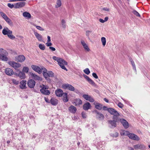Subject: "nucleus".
Listing matches in <instances>:
<instances>
[{"label": "nucleus", "instance_id": "f257e3e1", "mask_svg": "<svg viewBox=\"0 0 150 150\" xmlns=\"http://www.w3.org/2000/svg\"><path fill=\"white\" fill-rule=\"evenodd\" d=\"M52 58L53 59L58 62V64L62 69L66 71H67V69L64 66V65H67L68 64L67 62L66 61L62 58L56 56L53 57Z\"/></svg>", "mask_w": 150, "mask_h": 150}, {"label": "nucleus", "instance_id": "f03ea898", "mask_svg": "<svg viewBox=\"0 0 150 150\" xmlns=\"http://www.w3.org/2000/svg\"><path fill=\"white\" fill-rule=\"evenodd\" d=\"M0 14L3 19L9 25H13L12 21L4 13L2 12H0Z\"/></svg>", "mask_w": 150, "mask_h": 150}, {"label": "nucleus", "instance_id": "7ed1b4c3", "mask_svg": "<svg viewBox=\"0 0 150 150\" xmlns=\"http://www.w3.org/2000/svg\"><path fill=\"white\" fill-rule=\"evenodd\" d=\"M41 88L40 91L41 93L44 95H49L50 92L49 90H48V87L44 85H40V86Z\"/></svg>", "mask_w": 150, "mask_h": 150}, {"label": "nucleus", "instance_id": "20e7f679", "mask_svg": "<svg viewBox=\"0 0 150 150\" xmlns=\"http://www.w3.org/2000/svg\"><path fill=\"white\" fill-rule=\"evenodd\" d=\"M117 117L113 116L112 119L113 120H109L108 121V123L109 125H110V126L111 127H114L116 126V122L117 121Z\"/></svg>", "mask_w": 150, "mask_h": 150}, {"label": "nucleus", "instance_id": "39448f33", "mask_svg": "<svg viewBox=\"0 0 150 150\" xmlns=\"http://www.w3.org/2000/svg\"><path fill=\"white\" fill-rule=\"evenodd\" d=\"M62 86L64 89H68L71 91H74L75 89L72 86L68 83L63 84Z\"/></svg>", "mask_w": 150, "mask_h": 150}, {"label": "nucleus", "instance_id": "423d86ee", "mask_svg": "<svg viewBox=\"0 0 150 150\" xmlns=\"http://www.w3.org/2000/svg\"><path fill=\"white\" fill-rule=\"evenodd\" d=\"M8 64L15 69H17L18 68L20 67L21 66V65L20 64L13 61L9 62Z\"/></svg>", "mask_w": 150, "mask_h": 150}, {"label": "nucleus", "instance_id": "0eeeda50", "mask_svg": "<svg viewBox=\"0 0 150 150\" xmlns=\"http://www.w3.org/2000/svg\"><path fill=\"white\" fill-rule=\"evenodd\" d=\"M31 68L34 71L40 74L42 73V70L44 69L43 68L41 69L39 67L34 65H32L31 66Z\"/></svg>", "mask_w": 150, "mask_h": 150}, {"label": "nucleus", "instance_id": "6e6552de", "mask_svg": "<svg viewBox=\"0 0 150 150\" xmlns=\"http://www.w3.org/2000/svg\"><path fill=\"white\" fill-rule=\"evenodd\" d=\"M25 4V2H20L14 4V8H19L24 7Z\"/></svg>", "mask_w": 150, "mask_h": 150}, {"label": "nucleus", "instance_id": "1a4fd4ad", "mask_svg": "<svg viewBox=\"0 0 150 150\" xmlns=\"http://www.w3.org/2000/svg\"><path fill=\"white\" fill-rule=\"evenodd\" d=\"M2 34L4 35H8L12 34V31L10 30L7 27H5L2 31Z\"/></svg>", "mask_w": 150, "mask_h": 150}, {"label": "nucleus", "instance_id": "9d476101", "mask_svg": "<svg viewBox=\"0 0 150 150\" xmlns=\"http://www.w3.org/2000/svg\"><path fill=\"white\" fill-rule=\"evenodd\" d=\"M128 137L129 139L134 140L138 141L140 139L137 135L132 133H130Z\"/></svg>", "mask_w": 150, "mask_h": 150}, {"label": "nucleus", "instance_id": "9b49d317", "mask_svg": "<svg viewBox=\"0 0 150 150\" xmlns=\"http://www.w3.org/2000/svg\"><path fill=\"white\" fill-rule=\"evenodd\" d=\"M83 97L86 100H88L91 102L94 101V100L92 97L88 95L84 94L83 95Z\"/></svg>", "mask_w": 150, "mask_h": 150}, {"label": "nucleus", "instance_id": "f8f14e48", "mask_svg": "<svg viewBox=\"0 0 150 150\" xmlns=\"http://www.w3.org/2000/svg\"><path fill=\"white\" fill-rule=\"evenodd\" d=\"M15 59L16 61L22 62L25 60V58L24 55H20L16 57Z\"/></svg>", "mask_w": 150, "mask_h": 150}, {"label": "nucleus", "instance_id": "ddd939ff", "mask_svg": "<svg viewBox=\"0 0 150 150\" xmlns=\"http://www.w3.org/2000/svg\"><path fill=\"white\" fill-rule=\"evenodd\" d=\"M35 84V81L32 79L29 80L27 83L28 86L31 88H33L34 87Z\"/></svg>", "mask_w": 150, "mask_h": 150}, {"label": "nucleus", "instance_id": "4468645a", "mask_svg": "<svg viewBox=\"0 0 150 150\" xmlns=\"http://www.w3.org/2000/svg\"><path fill=\"white\" fill-rule=\"evenodd\" d=\"M55 93L56 95L59 97H61L64 94L63 91L60 89H58L56 90Z\"/></svg>", "mask_w": 150, "mask_h": 150}, {"label": "nucleus", "instance_id": "2eb2a0df", "mask_svg": "<svg viewBox=\"0 0 150 150\" xmlns=\"http://www.w3.org/2000/svg\"><path fill=\"white\" fill-rule=\"evenodd\" d=\"M83 76L90 84L93 86H96L95 83L88 76L85 75H84Z\"/></svg>", "mask_w": 150, "mask_h": 150}, {"label": "nucleus", "instance_id": "dca6fc26", "mask_svg": "<svg viewBox=\"0 0 150 150\" xmlns=\"http://www.w3.org/2000/svg\"><path fill=\"white\" fill-rule=\"evenodd\" d=\"M5 73L8 75L11 76L13 74L14 72L11 69L7 68L5 70Z\"/></svg>", "mask_w": 150, "mask_h": 150}, {"label": "nucleus", "instance_id": "f3484780", "mask_svg": "<svg viewBox=\"0 0 150 150\" xmlns=\"http://www.w3.org/2000/svg\"><path fill=\"white\" fill-rule=\"evenodd\" d=\"M120 121L125 128H127L129 127L128 122L126 120L124 119H120Z\"/></svg>", "mask_w": 150, "mask_h": 150}, {"label": "nucleus", "instance_id": "a211bd4d", "mask_svg": "<svg viewBox=\"0 0 150 150\" xmlns=\"http://www.w3.org/2000/svg\"><path fill=\"white\" fill-rule=\"evenodd\" d=\"M91 106L90 104L88 102L84 103L83 105V109L85 110H87L91 108Z\"/></svg>", "mask_w": 150, "mask_h": 150}, {"label": "nucleus", "instance_id": "6ab92c4d", "mask_svg": "<svg viewBox=\"0 0 150 150\" xmlns=\"http://www.w3.org/2000/svg\"><path fill=\"white\" fill-rule=\"evenodd\" d=\"M31 77L35 80L41 81L42 80V78L40 77L36 74L33 73L31 74Z\"/></svg>", "mask_w": 150, "mask_h": 150}, {"label": "nucleus", "instance_id": "aec40b11", "mask_svg": "<svg viewBox=\"0 0 150 150\" xmlns=\"http://www.w3.org/2000/svg\"><path fill=\"white\" fill-rule=\"evenodd\" d=\"M70 112L72 113H75L77 110L76 108L73 105L70 106L68 108Z\"/></svg>", "mask_w": 150, "mask_h": 150}, {"label": "nucleus", "instance_id": "412c9836", "mask_svg": "<svg viewBox=\"0 0 150 150\" xmlns=\"http://www.w3.org/2000/svg\"><path fill=\"white\" fill-rule=\"evenodd\" d=\"M34 34L36 38L40 41H42V35L34 31Z\"/></svg>", "mask_w": 150, "mask_h": 150}, {"label": "nucleus", "instance_id": "4be33fe9", "mask_svg": "<svg viewBox=\"0 0 150 150\" xmlns=\"http://www.w3.org/2000/svg\"><path fill=\"white\" fill-rule=\"evenodd\" d=\"M81 43L83 46L84 49H85V50L87 51V52H89L90 51V50L89 48L88 45L85 43L84 41L82 40L81 41Z\"/></svg>", "mask_w": 150, "mask_h": 150}, {"label": "nucleus", "instance_id": "5701e85b", "mask_svg": "<svg viewBox=\"0 0 150 150\" xmlns=\"http://www.w3.org/2000/svg\"><path fill=\"white\" fill-rule=\"evenodd\" d=\"M82 103V101L79 99H76L74 100L73 103L75 105L77 106L81 104Z\"/></svg>", "mask_w": 150, "mask_h": 150}, {"label": "nucleus", "instance_id": "b1692460", "mask_svg": "<svg viewBox=\"0 0 150 150\" xmlns=\"http://www.w3.org/2000/svg\"><path fill=\"white\" fill-rule=\"evenodd\" d=\"M26 81L23 80L20 82V85H19L21 89H25L26 88Z\"/></svg>", "mask_w": 150, "mask_h": 150}, {"label": "nucleus", "instance_id": "393cba45", "mask_svg": "<svg viewBox=\"0 0 150 150\" xmlns=\"http://www.w3.org/2000/svg\"><path fill=\"white\" fill-rule=\"evenodd\" d=\"M96 117L99 120H102L104 118V115L101 113L98 112H96Z\"/></svg>", "mask_w": 150, "mask_h": 150}, {"label": "nucleus", "instance_id": "a878e982", "mask_svg": "<svg viewBox=\"0 0 150 150\" xmlns=\"http://www.w3.org/2000/svg\"><path fill=\"white\" fill-rule=\"evenodd\" d=\"M5 54V55H4L3 54H0V59L4 61H7L8 60V58L6 55L8 53H7V54L6 53Z\"/></svg>", "mask_w": 150, "mask_h": 150}, {"label": "nucleus", "instance_id": "bb28decb", "mask_svg": "<svg viewBox=\"0 0 150 150\" xmlns=\"http://www.w3.org/2000/svg\"><path fill=\"white\" fill-rule=\"evenodd\" d=\"M120 134L122 135H125V136H127L128 137V136L129 135L130 133L129 132L125 130H122L120 131Z\"/></svg>", "mask_w": 150, "mask_h": 150}, {"label": "nucleus", "instance_id": "cd10ccee", "mask_svg": "<svg viewBox=\"0 0 150 150\" xmlns=\"http://www.w3.org/2000/svg\"><path fill=\"white\" fill-rule=\"evenodd\" d=\"M94 104L95 105V108L96 109L99 110H100L102 109V106L101 104H100L98 103H94Z\"/></svg>", "mask_w": 150, "mask_h": 150}, {"label": "nucleus", "instance_id": "c85d7f7f", "mask_svg": "<svg viewBox=\"0 0 150 150\" xmlns=\"http://www.w3.org/2000/svg\"><path fill=\"white\" fill-rule=\"evenodd\" d=\"M67 95V93H64L63 95V100L64 102H67L69 100Z\"/></svg>", "mask_w": 150, "mask_h": 150}, {"label": "nucleus", "instance_id": "c756f323", "mask_svg": "<svg viewBox=\"0 0 150 150\" xmlns=\"http://www.w3.org/2000/svg\"><path fill=\"white\" fill-rule=\"evenodd\" d=\"M51 103L53 105H57L58 103V100L53 98H52L50 100Z\"/></svg>", "mask_w": 150, "mask_h": 150}, {"label": "nucleus", "instance_id": "7c9ffc66", "mask_svg": "<svg viewBox=\"0 0 150 150\" xmlns=\"http://www.w3.org/2000/svg\"><path fill=\"white\" fill-rule=\"evenodd\" d=\"M18 76L21 79H24L25 77V74L21 71L18 72Z\"/></svg>", "mask_w": 150, "mask_h": 150}, {"label": "nucleus", "instance_id": "2f4dec72", "mask_svg": "<svg viewBox=\"0 0 150 150\" xmlns=\"http://www.w3.org/2000/svg\"><path fill=\"white\" fill-rule=\"evenodd\" d=\"M23 15L24 17H26L28 18H30L31 17V15L30 13L26 12H24L23 13Z\"/></svg>", "mask_w": 150, "mask_h": 150}, {"label": "nucleus", "instance_id": "473e14b6", "mask_svg": "<svg viewBox=\"0 0 150 150\" xmlns=\"http://www.w3.org/2000/svg\"><path fill=\"white\" fill-rule=\"evenodd\" d=\"M55 6L56 8L60 7L62 5L61 0H57Z\"/></svg>", "mask_w": 150, "mask_h": 150}, {"label": "nucleus", "instance_id": "72a5a7b5", "mask_svg": "<svg viewBox=\"0 0 150 150\" xmlns=\"http://www.w3.org/2000/svg\"><path fill=\"white\" fill-rule=\"evenodd\" d=\"M44 71L43 72V74L44 77L45 78L47 79L49 77V75L48 74V72H47V69L45 68H44Z\"/></svg>", "mask_w": 150, "mask_h": 150}, {"label": "nucleus", "instance_id": "f704fd0d", "mask_svg": "<svg viewBox=\"0 0 150 150\" xmlns=\"http://www.w3.org/2000/svg\"><path fill=\"white\" fill-rule=\"evenodd\" d=\"M93 33L92 31L87 30L86 32V35L88 37V38L90 39L89 35H92V34Z\"/></svg>", "mask_w": 150, "mask_h": 150}, {"label": "nucleus", "instance_id": "c9c22d12", "mask_svg": "<svg viewBox=\"0 0 150 150\" xmlns=\"http://www.w3.org/2000/svg\"><path fill=\"white\" fill-rule=\"evenodd\" d=\"M101 41L103 45L104 46L106 44V40L105 38L104 37H102L101 38Z\"/></svg>", "mask_w": 150, "mask_h": 150}, {"label": "nucleus", "instance_id": "e433bc0d", "mask_svg": "<svg viewBox=\"0 0 150 150\" xmlns=\"http://www.w3.org/2000/svg\"><path fill=\"white\" fill-rule=\"evenodd\" d=\"M61 24L62 27L64 28H65L66 27V22L64 20L62 19L61 21Z\"/></svg>", "mask_w": 150, "mask_h": 150}, {"label": "nucleus", "instance_id": "4c0bfd02", "mask_svg": "<svg viewBox=\"0 0 150 150\" xmlns=\"http://www.w3.org/2000/svg\"><path fill=\"white\" fill-rule=\"evenodd\" d=\"M112 115H114V116L115 117H117L119 116V114L118 113V112L115 109V111H113L112 113L111 114Z\"/></svg>", "mask_w": 150, "mask_h": 150}, {"label": "nucleus", "instance_id": "58836bf2", "mask_svg": "<svg viewBox=\"0 0 150 150\" xmlns=\"http://www.w3.org/2000/svg\"><path fill=\"white\" fill-rule=\"evenodd\" d=\"M132 13L134 14V15H135L137 16L138 17H140V14L136 10H133L132 11Z\"/></svg>", "mask_w": 150, "mask_h": 150}, {"label": "nucleus", "instance_id": "ea45409f", "mask_svg": "<svg viewBox=\"0 0 150 150\" xmlns=\"http://www.w3.org/2000/svg\"><path fill=\"white\" fill-rule=\"evenodd\" d=\"M39 47L41 50H44L45 49V45L44 44H39Z\"/></svg>", "mask_w": 150, "mask_h": 150}, {"label": "nucleus", "instance_id": "a19ab883", "mask_svg": "<svg viewBox=\"0 0 150 150\" xmlns=\"http://www.w3.org/2000/svg\"><path fill=\"white\" fill-rule=\"evenodd\" d=\"M83 71L87 75H88L90 73V71L88 68H86Z\"/></svg>", "mask_w": 150, "mask_h": 150}, {"label": "nucleus", "instance_id": "79ce46f5", "mask_svg": "<svg viewBox=\"0 0 150 150\" xmlns=\"http://www.w3.org/2000/svg\"><path fill=\"white\" fill-rule=\"evenodd\" d=\"M28 71L29 68L28 67H23V72L27 73L28 72Z\"/></svg>", "mask_w": 150, "mask_h": 150}, {"label": "nucleus", "instance_id": "37998d69", "mask_svg": "<svg viewBox=\"0 0 150 150\" xmlns=\"http://www.w3.org/2000/svg\"><path fill=\"white\" fill-rule=\"evenodd\" d=\"M33 25L35 26L38 29L40 30L43 31L44 30V29L40 26H37L35 24H33Z\"/></svg>", "mask_w": 150, "mask_h": 150}, {"label": "nucleus", "instance_id": "c03bdc74", "mask_svg": "<svg viewBox=\"0 0 150 150\" xmlns=\"http://www.w3.org/2000/svg\"><path fill=\"white\" fill-rule=\"evenodd\" d=\"M130 62H131V64L132 65V66L133 67V69L134 70L136 71V68L135 64L134 63V62L132 60H131Z\"/></svg>", "mask_w": 150, "mask_h": 150}, {"label": "nucleus", "instance_id": "a18cd8bd", "mask_svg": "<svg viewBox=\"0 0 150 150\" xmlns=\"http://www.w3.org/2000/svg\"><path fill=\"white\" fill-rule=\"evenodd\" d=\"M108 111L110 113V114H112V113L113 111H115V109L113 108H109L108 109Z\"/></svg>", "mask_w": 150, "mask_h": 150}, {"label": "nucleus", "instance_id": "49530a36", "mask_svg": "<svg viewBox=\"0 0 150 150\" xmlns=\"http://www.w3.org/2000/svg\"><path fill=\"white\" fill-rule=\"evenodd\" d=\"M48 74L49 75V77H52L54 76L53 73V72L51 71H48Z\"/></svg>", "mask_w": 150, "mask_h": 150}, {"label": "nucleus", "instance_id": "de8ad7c7", "mask_svg": "<svg viewBox=\"0 0 150 150\" xmlns=\"http://www.w3.org/2000/svg\"><path fill=\"white\" fill-rule=\"evenodd\" d=\"M12 81L14 84L16 85H17L19 83V81H17L16 80L14 79H12Z\"/></svg>", "mask_w": 150, "mask_h": 150}, {"label": "nucleus", "instance_id": "09e8293b", "mask_svg": "<svg viewBox=\"0 0 150 150\" xmlns=\"http://www.w3.org/2000/svg\"><path fill=\"white\" fill-rule=\"evenodd\" d=\"M8 36L9 38L11 39H13L15 38V37L12 34H8Z\"/></svg>", "mask_w": 150, "mask_h": 150}, {"label": "nucleus", "instance_id": "8fccbe9b", "mask_svg": "<svg viewBox=\"0 0 150 150\" xmlns=\"http://www.w3.org/2000/svg\"><path fill=\"white\" fill-rule=\"evenodd\" d=\"M146 148V146L140 144L139 145V149L144 150Z\"/></svg>", "mask_w": 150, "mask_h": 150}, {"label": "nucleus", "instance_id": "3c124183", "mask_svg": "<svg viewBox=\"0 0 150 150\" xmlns=\"http://www.w3.org/2000/svg\"><path fill=\"white\" fill-rule=\"evenodd\" d=\"M7 6L10 8H14V4H11L10 3H8L7 4Z\"/></svg>", "mask_w": 150, "mask_h": 150}, {"label": "nucleus", "instance_id": "603ef678", "mask_svg": "<svg viewBox=\"0 0 150 150\" xmlns=\"http://www.w3.org/2000/svg\"><path fill=\"white\" fill-rule=\"evenodd\" d=\"M81 115L83 118H86L87 115L85 113L83 112H82L81 113Z\"/></svg>", "mask_w": 150, "mask_h": 150}, {"label": "nucleus", "instance_id": "864d4df0", "mask_svg": "<svg viewBox=\"0 0 150 150\" xmlns=\"http://www.w3.org/2000/svg\"><path fill=\"white\" fill-rule=\"evenodd\" d=\"M93 76L95 79H97L98 78V77L97 75L95 73H93L92 74Z\"/></svg>", "mask_w": 150, "mask_h": 150}, {"label": "nucleus", "instance_id": "5fc2aeb1", "mask_svg": "<svg viewBox=\"0 0 150 150\" xmlns=\"http://www.w3.org/2000/svg\"><path fill=\"white\" fill-rule=\"evenodd\" d=\"M118 136V134L117 132H115L114 134H112V136L113 137H117Z\"/></svg>", "mask_w": 150, "mask_h": 150}, {"label": "nucleus", "instance_id": "6e6d98bb", "mask_svg": "<svg viewBox=\"0 0 150 150\" xmlns=\"http://www.w3.org/2000/svg\"><path fill=\"white\" fill-rule=\"evenodd\" d=\"M139 145L140 144H137L135 145L134 146V147L135 149H139Z\"/></svg>", "mask_w": 150, "mask_h": 150}, {"label": "nucleus", "instance_id": "4d7b16f0", "mask_svg": "<svg viewBox=\"0 0 150 150\" xmlns=\"http://www.w3.org/2000/svg\"><path fill=\"white\" fill-rule=\"evenodd\" d=\"M26 0H10V2H16L18 1H25Z\"/></svg>", "mask_w": 150, "mask_h": 150}, {"label": "nucleus", "instance_id": "13d9d810", "mask_svg": "<svg viewBox=\"0 0 150 150\" xmlns=\"http://www.w3.org/2000/svg\"><path fill=\"white\" fill-rule=\"evenodd\" d=\"M118 106L120 108H122L123 107V105L121 103H118Z\"/></svg>", "mask_w": 150, "mask_h": 150}, {"label": "nucleus", "instance_id": "bf43d9fd", "mask_svg": "<svg viewBox=\"0 0 150 150\" xmlns=\"http://www.w3.org/2000/svg\"><path fill=\"white\" fill-rule=\"evenodd\" d=\"M52 43L50 42H47L46 43V45L48 47H50V46L52 45Z\"/></svg>", "mask_w": 150, "mask_h": 150}, {"label": "nucleus", "instance_id": "052dcab7", "mask_svg": "<svg viewBox=\"0 0 150 150\" xmlns=\"http://www.w3.org/2000/svg\"><path fill=\"white\" fill-rule=\"evenodd\" d=\"M49 48L50 50H51L52 51H55L56 50L55 48L53 47H50Z\"/></svg>", "mask_w": 150, "mask_h": 150}, {"label": "nucleus", "instance_id": "680f3d73", "mask_svg": "<svg viewBox=\"0 0 150 150\" xmlns=\"http://www.w3.org/2000/svg\"><path fill=\"white\" fill-rule=\"evenodd\" d=\"M103 10H104L107 11H110L109 8H103L102 9Z\"/></svg>", "mask_w": 150, "mask_h": 150}, {"label": "nucleus", "instance_id": "e2e57ef3", "mask_svg": "<svg viewBox=\"0 0 150 150\" xmlns=\"http://www.w3.org/2000/svg\"><path fill=\"white\" fill-rule=\"evenodd\" d=\"M47 38V42H50L51 41L50 37L49 36H48Z\"/></svg>", "mask_w": 150, "mask_h": 150}, {"label": "nucleus", "instance_id": "0e129e2a", "mask_svg": "<svg viewBox=\"0 0 150 150\" xmlns=\"http://www.w3.org/2000/svg\"><path fill=\"white\" fill-rule=\"evenodd\" d=\"M99 21L101 23H104L105 22L104 20L101 18H100L99 19Z\"/></svg>", "mask_w": 150, "mask_h": 150}, {"label": "nucleus", "instance_id": "69168bd1", "mask_svg": "<svg viewBox=\"0 0 150 150\" xmlns=\"http://www.w3.org/2000/svg\"><path fill=\"white\" fill-rule=\"evenodd\" d=\"M103 109L104 110H108V108H107V107L106 106H103Z\"/></svg>", "mask_w": 150, "mask_h": 150}, {"label": "nucleus", "instance_id": "338daca9", "mask_svg": "<svg viewBox=\"0 0 150 150\" xmlns=\"http://www.w3.org/2000/svg\"><path fill=\"white\" fill-rule=\"evenodd\" d=\"M108 19V17H105L104 18V21L105 22L107 21Z\"/></svg>", "mask_w": 150, "mask_h": 150}, {"label": "nucleus", "instance_id": "774afa93", "mask_svg": "<svg viewBox=\"0 0 150 150\" xmlns=\"http://www.w3.org/2000/svg\"><path fill=\"white\" fill-rule=\"evenodd\" d=\"M45 99L46 102H47V103H49V100L48 98H45Z\"/></svg>", "mask_w": 150, "mask_h": 150}]
</instances>
